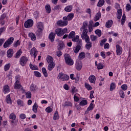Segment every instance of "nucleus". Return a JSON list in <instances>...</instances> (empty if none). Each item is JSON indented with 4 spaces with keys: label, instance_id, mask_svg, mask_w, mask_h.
I'll use <instances>...</instances> for the list:
<instances>
[{
    "label": "nucleus",
    "instance_id": "a18cd8bd",
    "mask_svg": "<svg viewBox=\"0 0 131 131\" xmlns=\"http://www.w3.org/2000/svg\"><path fill=\"white\" fill-rule=\"evenodd\" d=\"M45 9L47 13H50L51 11V7L49 5H46L45 6Z\"/></svg>",
    "mask_w": 131,
    "mask_h": 131
},
{
    "label": "nucleus",
    "instance_id": "49530a36",
    "mask_svg": "<svg viewBox=\"0 0 131 131\" xmlns=\"http://www.w3.org/2000/svg\"><path fill=\"white\" fill-rule=\"evenodd\" d=\"M77 92H78V90L75 86H71V92L72 94H75V93H77Z\"/></svg>",
    "mask_w": 131,
    "mask_h": 131
},
{
    "label": "nucleus",
    "instance_id": "58836bf2",
    "mask_svg": "<svg viewBox=\"0 0 131 131\" xmlns=\"http://www.w3.org/2000/svg\"><path fill=\"white\" fill-rule=\"evenodd\" d=\"M94 108H95V105L94 103H91L90 104L89 106L87 108L86 111L90 112L91 111H92Z\"/></svg>",
    "mask_w": 131,
    "mask_h": 131
},
{
    "label": "nucleus",
    "instance_id": "7c9ffc66",
    "mask_svg": "<svg viewBox=\"0 0 131 131\" xmlns=\"http://www.w3.org/2000/svg\"><path fill=\"white\" fill-rule=\"evenodd\" d=\"M101 18V12H98L94 17V21H97Z\"/></svg>",
    "mask_w": 131,
    "mask_h": 131
},
{
    "label": "nucleus",
    "instance_id": "473e14b6",
    "mask_svg": "<svg viewBox=\"0 0 131 131\" xmlns=\"http://www.w3.org/2000/svg\"><path fill=\"white\" fill-rule=\"evenodd\" d=\"M72 6H67L64 8V10L67 12H70L72 11Z\"/></svg>",
    "mask_w": 131,
    "mask_h": 131
},
{
    "label": "nucleus",
    "instance_id": "3c124183",
    "mask_svg": "<svg viewBox=\"0 0 131 131\" xmlns=\"http://www.w3.org/2000/svg\"><path fill=\"white\" fill-rule=\"evenodd\" d=\"M126 21V15L125 14H123L122 15V18L121 19V24L122 25H124V24H125V22Z\"/></svg>",
    "mask_w": 131,
    "mask_h": 131
},
{
    "label": "nucleus",
    "instance_id": "6ab92c4d",
    "mask_svg": "<svg viewBox=\"0 0 131 131\" xmlns=\"http://www.w3.org/2000/svg\"><path fill=\"white\" fill-rule=\"evenodd\" d=\"M95 64L96 66L97 69L98 70H102V69H103V68L104 67V64L103 63H101V62H99V63H97V61H95Z\"/></svg>",
    "mask_w": 131,
    "mask_h": 131
},
{
    "label": "nucleus",
    "instance_id": "2f4dec72",
    "mask_svg": "<svg viewBox=\"0 0 131 131\" xmlns=\"http://www.w3.org/2000/svg\"><path fill=\"white\" fill-rule=\"evenodd\" d=\"M122 15V10L120 9H118L117 10V18L119 19H121Z\"/></svg>",
    "mask_w": 131,
    "mask_h": 131
},
{
    "label": "nucleus",
    "instance_id": "5fc2aeb1",
    "mask_svg": "<svg viewBox=\"0 0 131 131\" xmlns=\"http://www.w3.org/2000/svg\"><path fill=\"white\" fill-rule=\"evenodd\" d=\"M121 88L123 91H126L128 89V85L127 84H123L121 86Z\"/></svg>",
    "mask_w": 131,
    "mask_h": 131
},
{
    "label": "nucleus",
    "instance_id": "c756f323",
    "mask_svg": "<svg viewBox=\"0 0 131 131\" xmlns=\"http://www.w3.org/2000/svg\"><path fill=\"white\" fill-rule=\"evenodd\" d=\"M59 115L57 112V111H55L54 112V114L53 115V120H57L59 119Z\"/></svg>",
    "mask_w": 131,
    "mask_h": 131
},
{
    "label": "nucleus",
    "instance_id": "9b49d317",
    "mask_svg": "<svg viewBox=\"0 0 131 131\" xmlns=\"http://www.w3.org/2000/svg\"><path fill=\"white\" fill-rule=\"evenodd\" d=\"M38 51L35 47H34L31 49V51H30V54H31V56L34 57V59L36 58V56L38 54Z\"/></svg>",
    "mask_w": 131,
    "mask_h": 131
},
{
    "label": "nucleus",
    "instance_id": "f704fd0d",
    "mask_svg": "<svg viewBox=\"0 0 131 131\" xmlns=\"http://www.w3.org/2000/svg\"><path fill=\"white\" fill-rule=\"evenodd\" d=\"M84 86L88 91H91L93 90L92 86L89 83L85 82L84 83Z\"/></svg>",
    "mask_w": 131,
    "mask_h": 131
},
{
    "label": "nucleus",
    "instance_id": "603ef678",
    "mask_svg": "<svg viewBox=\"0 0 131 131\" xmlns=\"http://www.w3.org/2000/svg\"><path fill=\"white\" fill-rule=\"evenodd\" d=\"M45 112L47 113H51L53 112V108L51 106H48L45 108Z\"/></svg>",
    "mask_w": 131,
    "mask_h": 131
},
{
    "label": "nucleus",
    "instance_id": "774afa93",
    "mask_svg": "<svg viewBox=\"0 0 131 131\" xmlns=\"http://www.w3.org/2000/svg\"><path fill=\"white\" fill-rule=\"evenodd\" d=\"M100 56L103 58L105 59L106 58L105 52L104 51H102L100 52Z\"/></svg>",
    "mask_w": 131,
    "mask_h": 131
},
{
    "label": "nucleus",
    "instance_id": "13d9d810",
    "mask_svg": "<svg viewBox=\"0 0 131 131\" xmlns=\"http://www.w3.org/2000/svg\"><path fill=\"white\" fill-rule=\"evenodd\" d=\"M119 95H120V98H125V94H124V91L123 90H120L119 91Z\"/></svg>",
    "mask_w": 131,
    "mask_h": 131
},
{
    "label": "nucleus",
    "instance_id": "052dcab7",
    "mask_svg": "<svg viewBox=\"0 0 131 131\" xmlns=\"http://www.w3.org/2000/svg\"><path fill=\"white\" fill-rule=\"evenodd\" d=\"M73 98L75 102H78L79 101V97L78 96L77 94H75L73 96Z\"/></svg>",
    "mask_w": 131,
    "mask_h": 131
},
{
    "label": "nucleus",
    "instance_id": "79ce46f5",
    "mask_svg": "<svg viewBox=\"0 0 131 131\" xmlns=\"http://www.w3.org/2000/svg\"><path fill=\"white\" fill-rule=\"evenodd\" d=\"M75 35H76L75 32L72 31L70 32V33H69V34L68 35V38L69 39H72V38H74L75 37Z\"/></svg>",
    "mask_w": 131,
    "mask_h": 131
},
{
    "label": "nucleus",
    "instance_id": "6e6d98bb",
    "mask_svg": "<svg viewBox=\"0 0 131 131\" xmlns=\"http://www.w3.org/2000/svg\"><path fill=\"white\" fill-rule=\"evenodd\" d=\"M26 97L28 99H31V93L30 91L27 92L26 93Z\"/></svg>",
    "mask_w": 131,
    "mask_h": 131
},
{
    "label": "nucleus",
    "instance_id": "e2e57ef3",
    "mask_svg": "<svg viewBox=\"0 0 131 131\" xmlns=\"http://www.w3.org/2000/svg\"><path fill=\"white\" fill-rule=\"evenodd\" d=\"M22 54V51L21 50H19L16 52V55L15 57L16 58H19L20 56Z\"/></svg>",
    "mask_w": 131,
    "mask_h": 131
},
{
    "label": "nucleus",
    "instance_id": "393cba45",
    "mask_svg": "<svg viewBox=\"0 0 131 131\" xmlns=\"http://www.w3.org/2000/svg\"><path fill=\"white\" fill-rule=\"evenodd\" d=\"M113 25V21L112 20H108L105 24V27L107 28H110Z\"/></svg>",
    "mask_w": 131,
    "mask_h": 131
},
{
    "label": "nucleus",
    "instance_id": "37998d69",
    "mask_svg": "<svg viewBox=\"0 0 131 131\" xmlns=\"http://www.w3.org/2000/svg\"><path fill=\"white\" fill-rule=\"evenodd\" d=\"M6 102H7V103L8 104H12V100L11 99V96L10 95V94L7 95V96H6Z\"/></svg>",
    "mask_w": 131,
    "mask_h": 131
},
{
    "label": "nucleus",
    "instance_id": "bf43d9fd",
    "mask_svg": "<svg viewBox=\"0 0 131 131\" xmlns=\"http://www.w3.org/2000/svg\"><path fill=\"white\" fill-rule=\"evenodd\" d=\"M63 88L66 91H69L70 89L69 85L67 83H65V84H63Z\"/></svg>",
    "mask_w": 131,
    "mask_h": 131
},
{
    "label": "nucleus",
    "instance_id": "a19ab883",
    "mask_svg": "<svg viewBox=\"0 0 131 131\" xmlns=\"http://www.w3.org/2000/svg\"><path fill=\"white\" fill-rule=\"evenodd\" d=\"M85 54L84 52H81V53H80L79 54V55H78L79 59L82 60V59L85 58Z\"/></svg>",
    "mask_w": 131,
    "mask_h": 131
},
{
    "label": "nucleus",
    "instance_id": "dca6fc26",
    "mask_svg": "<svg viewBox=\"0 0 131 131\" xmlns=\"http://www.w3.org/2000/svg\"><path fill=\"white\" fill-rule=\"evenodd\" d=\"M65 48V45L63 41L59 40L58 42L57 49L58 50H62Z\"/></svg>",
    "mask_w": 131,
    "mask_h": 131
},
{
    "label": "nucleus",
    "instance_id": "0eeeda50",
    "mask_svg": "<svg viewBox=\"0 0 131 131\" xmlns=\"http://www.w3.org/2000/svg\"><path fill=\"white\" fill-rule=\"evenodd\" d=\"M14 89L19 90L21 91V93H24L25 90L24 89L22 85L20 84V82L18 80L15 81L14 84Z\"/></svg>",
    "mask_w": 131,
    "mask_h": 131
},
{
    "label": "nucleus",
    "instance_id": "9d476101",
    "mask_svg": "<svg viewBox=\"0 0 131 131\" xmlns=\"http://www.w3.org/2000/svg\"><path fill=\"white\" fill-rule=\"evenodd\" d=\"M14 41V37H10L6 40L4 45V48H8Z\"/></svg>",
    "mask_w": 131,
    "mask_h": 131
},
{
    "label": "nucleus",
    "instance_id": "4468645a",
    "mask_svg": "<svg viewBox=\"0 0 131 131\" xmlns=\"http://www.w3.org/2000/svg\"><path fill=\"white\" fill-rule=\"evenodd\" d=\"M57 24L59 27H65L67 26L68 24V20H66V19H63V20H58L57 22Z\"/></svg>",
    "mask_w": 131,
    "mask_h": 131
},
{
    "label": "nucleus",
    "instance_id": "09e8293b",
    "mask_svg": "<svg viewBox=\"0 0 131 131\" xmlns=\"http://www.w3.org/2000/svg\"><path fill=\"white\" fill-rule=\"evenodd\" d=\"M90 39L92 41H95L97 40L98 36L94 35H90Z\"/></svg>",
    "mask_w": 131,
    "mask_h": 131
},
{
    "label": "nucleus",
    "instance_id": "b1692460",
    "mask_svg": "<svg viewBox=\"0 0 131 131\" xmlns=\"http://www.w3.org/2000/svg\"><path fill=\"white\" fill-rule=\"evenodd\" d=\"M116 83L114 82H112L110 84V91L112 92L116 89Z\"/></svg>",
    "mask_w": 131,
    "mask_h": 131
},
{
    "label": "nucleus",
    "instance_id": "412c9836",
    "mask_svg": "<svg viewBox=\"0 0 131 131\" xmlns=\"http://www.w3.org/2000/svg\"><path fill=\"white\" fill-rule=\"evenodd\" d=\"M14 54V51L12 49H9L7 50V55L8 58H11Z\"/></svg>",
    "mask_w": 131,
    "mask_h": 131
},
{
    "label": "nucleus",
    "instance_id": "4c0bfd02",
    "mask_svg": "<svg viewBox=\"0 0 131 131\" xmlns=\"http://www.w3.org/2000/svg\"><path fill=\"white\" fill-rule=\"evenodd\" d=\"M95 33L99 37H100L102 36V31L100 29H96L95 31Z\"/></svg>",
    "mask_w": 131,
    "mask_h": 131
},
{
    "label": "nucleus",
    "instance_id": "39448f33",
    "mask_svg": "<svg viewBox=\"0 0 131 131\" xmlns=\"http://www.w3.org/2000/svg\"><path fill=\"white\" fill-rule=\"evenodd\" d=\"M81 38L82 40H84L85 42L86 43L85 44V48L88 50H90L92 46V43L90 41V38L89 35H82L81 36Z\"/></svg>",
    "mask_w": 131,
    "mask_h": 131
},
{
    "label": "nucleus",
    "instance_id": "680f3d73",
    "mask_svg": "<svg viewBox=\"0 0 131 131\" xmlns=\"http://www.w3.org/2000/svg\"><path fill=\"white\" fill-rule=\"evenodd\" d=\"M95 93L94 91L92 90L90 92V98L91 99H92L93 98H94V94Z\"/></svg>",
    "mask_w": 131,
    "mask_h": 131
},
{
    "label": "nucleus",
    "instance_id": "5701e85b",
    "mask_svg": "<svg viewBox=\"0 0 131 131\" xmlns=\"http://www.w3.org/2000/svg\"><path fill=\"white\" fill-rule=\"evenodd\" d=\"M88 103V100L85 99H83L80 102H79V105L81 107H83L85 105H86Z\"/></svg>",
    "mask_w": 131,
    "mask_h": 131
},
{
    "label": "nucleus",
    "instance_id": "a878e982",
    "mask_svg": "<svg viewBox=\"0 0 131 131\" xmlns=\"http://www.w3.org/2000/svg\"><path fill=\"white\" fill-rule=\"evenodd\" d=\"M38 108V105L37 104V103L36 102H35L34 103V105H33V112H34V113L35 114H37V109Z\"/></svg>",
    "mask_w": 131,
    "mask_h": 131
},
{
    "label": "nucleus",
    "instance_id": "bb28decb",
    "mask_svg": "<svg viewBox=\"0 0 131 131\" xmlns=\"http://www.w3.org/2000/svg\"><path fill=\"white\" fill-rule=\"evenodd\" d=\"M29 37L31 38L32 41H35L36 40V36L33 32H31L29 34Z\"/></svg>",
    "mask_w": 131,
    "mask_h": 131
},
{
    "label": "nucleus",
    "instance_id": "c9c22d12",
    "mask_svg": "<svg viewBox=\"0 0 131 131\" xmlns=\"http://www.w3.org/2000/svg\"><path fill=\"white\" fill-rule=\"evenodd\" d=\"M16 103H17V105L20 106H24L25 105L24 101L22 100L19 99L16 100Z\"/></svg>",
    "mask_w": 131,
    "mask_h": 131
},
{
    "label": "nucleus",
    "instance_id": "f8f14e48",
    "mask_svg": "<svg viewBox=\"0 0 131 131\" xmlns=\"http://www.w3.org/2000/svg\"><path fill=\"white\" fill-rule=\"evenodd\" d=\"M83 63L80 59H77L75 63V67L77 70L80 71L82 68Z\"/></svg>",
    "mask_w": 131,
    "mask_h": 131
},
{
    "label": "nucleus",
    "instance_id": "72a5a7b5",
    "mask_svg": "<svg viewBox=\"0 0 131 131\" xmlns=\"http://www.w3.org/2000/svg\"><path fill=\"white\" fill-rule=\"evenodd\" d=\"M30 89L31 91L35 92L37 90V87L35 84H32L30 86Z\"/></svg>",
    "mask_w": 131,
    "mask_h": 131
},
{
    "label": "nucleus",
    "instance_id": "0e129e2a",
    "mask_svg": "<svg viewBox=\"0 0 131 131\" xmlns=\"http://www.w3.org/2000/svg\"><path fill=\"white\" fill-rule=\"evenodd\" d=\"M20 44V42L19 40H17V41H16V42H14V44H13V47H14L15 48L17 47L18 46H19Z\"/></svg>",
    "mask_w": 131,
    "mask_h": 131
},
{
    "label": "nucleus",
    "instance_id": "7ed1b4c3",
    "mask_svg": "<svg viewBox=\"0 0 131 131\" xmlns=\"http://www.w3.org/2000/svg\"><path fill=\"white\" fill-rule=\"evenodd\" d=\"M64 62L66 64L69 66H72L74 64V60L71 58L69 54H65L64 55Z\"/></svg>",
    "mask_w": 131,
    "mask_h": 131
},
{
    "label": "nucleus",
    "instance_id": "cd10ccee",
    "mask_svg": "<svg viewBox=\"0 0 131 131\" xmlns=\"http://www.w3.org/2000/svg\"><path fill=\"white\" fill-rule=\"evenodd\" d=\"M46 60H47V62L48 63H53L54 62H53V58L52 57V56H50V55H48L47 56V58H46Z\"/></svg>",
    "mask_w": 131,
    "mask_h": 131
},
{
    "label": "nucleus",
    "instance_id": "338daca9",
    "mask_svg": "<svg viewBox=\"0 0 131 131\" xmlns=\"http://www.w3.org/2000/svg\"><path fill=\"white\" fill-rule=\"evenodd\" d=\"M19 118L23 120L25 119L26 118V115H25V114H20V115H19Z\"/></svg>",
    "mask_w": 131,
    "mask_h": 131
},
{
    "label": "nucleus",
    "instance_id": "864d4df0",
    "mask_svg": "<svg viewBox=\"0 0 131 131\" xmlns=\"http://www.w3.org/2000/svg\"><path fill=\"white\" fill-rule=\"evenodd\" d=\"M34 75H35V76L38 78L41 77V74L37 71H34Z\"/></svg>",
    "mask_w": 131,
    "mask_h": 131
},
{
    "label": "nucleus",
    "instance_id": "423d86ee",
    "mask_svg": "<svg viewBox=\"0 0 131 131\" xmlns=\"http://www.w3.org/2000/svg\"><path fill=\"white\" fill-rule=\"evenodd\" d=\"M57 79L62 81H68L70 79V76L62 72H60L57 76Z\"/></svg>",
    "mask_w": 131,
    "mask_h": 131
},
{
    "label": "nucleus",
    "instance_id": "f257e3e1",
    "mask_svg": "<svg viewBox=\"0 0 131 131\" xmlns=\"http://www.w3.org/2000/svg\"><path fill=\"white\" fill-rule=\"evenodd\" d=\"M55 33L58 37L62 36L64 34L69 33L67 28L61 29L58 28L55 30Z\"/></svg>",
    "mask_w": 131,
    "mask_h": 131
},
{
    "label": "nucleus",
    "instance_id": "ea45409f",
    "mask_svg": "<svg viewBox=\"0 0 131 131\" xmlns=\"http://www.w3.org/2000/svg\"><path fill=\"white\" fill-rule=\"evenodd\" d=\"M30 69L33 71L38 70V68L36 65H33L30 63Z\"/></svg>",
    "mask_w": 131,
    "mask_h": 131
},
{
    "label": "nucleus",
    "instance_id": "4d7b16f0",
    "mask_svg": "<svg viewBox=\"0 0 131 131\" xmlns=\"http://www.w3.org/2000/svg\"><path fill=\"white\" fill-rule=\"evenodd\" d=\"M56 55L57 57H60L62 55V52L59 50L56 52Z\"/></svg>",
    "mask_w": 131,
    "mask_h": 131
},
{
    "label": "nucleus",
    "instance_id": "8fccbe9b",
    "mask_svg": "<svg viewBox=\"0 0 131 131\" xmlns=\"http://www.w3.org/2000/svg\"><path fill=\"white\" fill-rule=\"evenodd\" d=\"M10 67H11V64L10 63L6 64L5 67H4L5 71L7 72V71H9Z\"/></svg>",
    "mask_w": 131,
    "mask_h": 131
},
{
    "label": "nucleus",
    "instance_id": "c85d7f7f",
    "mask_svg": "<svg viewBox=\"0 0 131 131\" xmlns=\"http://www.w3.org/2000/svg\"><path fill=\"white\" fill-rule=\"evenodd\" d=\"M55 64L54 62L49 63L48 66V69L49 71H52L55 67Z\"/></svg>",
    "mask_w": 131,
    "mask_h": 131
},
{
    "label": "nucleus",
    "instance_id": "2eb2a0df",
    "mask_svg": "<svg viewBox=\"0 0 131 131\" xmlns=\"http://www.w3.org/2000/svg\"><path fill=\"white\" fill-rule=\"evenodd\" d=\"M123 53L122 48L119 45H116V54L118 56H120Z\"/></svg>",
    "mask_w": 131,
    "mask_h": 131
},
{
    "label": "nucleus",
    "instance_id": "c03bdc74",
    "mask_svg": "<svg viewBox=\"0 0 131 131\" xmlns=\"http://www.w3.org/2000/svg\"><path fill=\"white\" fill-rule=\"evenodd\" d=\"M104 3H105L104 0H99L97 4V6L99 7H101L104 5Z\"/></svg>",
    "mask_w": 131,
    "mask_h": 131
},
{
    "label": "nucleus",
    "instance_id": "a211bd4d",
    "mask_svg": "<svg viewBox=\"0 0 131 131\" xmlns=\"http://www.w3.org/2000/svg\"><path fill=\"white\" fill-rule=\"evenodd\" d=\"M74 13H70L68 15L67 17H66V16L63 17V20H66L67 21H68V20L70 21V20H71L73 19V18H74Z\"/></svg>",
    "mask_w": 131,
    "mask_h": 131
},
{
    "label": "nucleus",
    "instance_id": "f3484780",
    "mask_svg": "<svg viewBox=\"0 0 131 131\" xmlns=\"http://www.w3.org/2000/svg\"><path fill=\"white\" fill-rule=\"evenodd\" d=\"M88 80L91 83L95 84L96 81V77L94 75H91L88 78Z\"/></svg>",
    "mask_w": 131,
    "mask_h": 131
},
{
    "label": "nucleus",
    "instance_id": "f03ea898",
    "mask_svg": "<svg viewBox=\"0 0 131 131\" xmlns=\"http://www.w3.org/2000/svg\"><path fill=\"white\" fill-rule=\"evenodd\" d=\"M88 21H85L83 23L82 26L80 28V31L82 32L81 34V37L82 36H88L87 32H88Z\"/></svg>",
    "mask_w": 131,
    "mask_h": 131
},
{
    "label": "nucleus",
    "instance_id": "e433bc0d",
    "mask_svg": "<svg viewBox=\"0 0 131 131\" xmlns=\"http://www.w3.org/2000/svg\"><path fill=\"white\" fill-rule=\"evenodd\" d=\"M81 49V46L80 45H77L73 48V51L75 53H77L79 52Z\"/></svg>",
    "mask_w": 131,
    "mask_h": 131
},
{
    "label": "nucleus",
    "instance_id": "de8ad7c7",
    "mask_svg": "<svg viewBox=\"0 0 131 131\" xmlns=\"http://www.w3.org/2000/svg\"><path fill=\"white\" fill-rule=\"evenodd\" d=\"M42 72H43V74H44V77L45 78H47L48 77V74L45 68H42Z\"/></svg>",
    "mask_w": 131,
    "mask_h": 131
},
{
    "label": "nucleus",
    "instance_id": "69168bd1",
    "mask_svg": "<svg viewBox=\"0 0 131 131\" xmlns=\"http://www.w3.org/2000/svg\"><path fill=\"white\" fill-rule=\"evenodd\" d=\"M9 118L11 120H14L16 119V116L15 114H10V115L9 116Z\"/></svg>",
    "mask_w": 131,
    "mask_h": 131
},
{
    "label": "nucleus",
    "instance_id": "20e7f679",
    "mask_svg": "<svg viewBox=\"0 0 131 131\" xmlns=\"http://www.w3.org/2000/svg\"><path fill=\"white\" fill-rule=\"evenodd\" d=\"M37 31H36V34L39 36L42 34L44 27L43 24L42 22H38L36 25Z\"/></svg>",
    "mask_w": 131,
    "mask_h": 131
},
{
    "label": "nucleus",
    "instance_id": "1a4fd4ad",
    "mask_svg": "<svg viewBox=\"0 0 131 131\" xmlns=\"http://www.w3.org/2000/svg\"><path fill=\"white\" fill-rule=\"evenodd\" d=\"M72 41L74 42H76L77 44L82 46V39H80V37L79 35H76L72 39Z\"/></svg>",
    "mask_w": 131,
    "mask_h": 131
},
{
    "label": "nucleus",
    "instance_id": "aec40b11",
    "mask_svg": "<svg viewBox=\"0 0 131 131\" xmlns=\"http://www.w3.org/2000/svg\"><path fill=\"white\" fill-rule=\"evenodd\" d=\"M55 38V33L54 32H51L49 35V39L53 42H54Z\"/></svg>",
    "mask_w": 131,
    "mask_h": 131
},
{
    "label": "nucleus",
    "instance_id": "ddd939ff",
    "mask_svg": "<svg viewBox=\"0 0 131 131\" xmlns=\"http://www.w3.org/2000/svg\"><path fill=\"white\" fill-rule=\"evenodd\" d=\"M33 26V20L31 19H29L25 22V28H29Z\"/></svg>",
    "mask_w": 131,
    "mask_h": 131
},
{
    "label": "nucleus",
    "instance_id": "4be33fe9",
    "mask_svg": "<svg viewBox=\"0 0 131 131\" xmlns=\"http://www.w3.org/2000/svg\"><path fill=\"white\" fill-rule=\"evenodd\" d=\"M3 90L5 94L9 93L10 91L9 86L8 84H5L3 87Z\"/></svg>",
    "mask_w": 131,
    "mask_h": 131
},
{
    "label": "nucleus",
    "instance_id": "6e6552de",
    "mask_svg": "<svg viewBox=\"0 0 131 131\" xmlns=\"http://www.w3.org/2000/svg\"><path fill=\"white\" fill-rule=\"evenodd\" d=\"M28 58L26 56H22L20 57V59H19V64H20V66L21 67H25L28 61Z\"/></svg>",
    "mask_w": 131,
    "mask_h": 131
}]
</instances>
